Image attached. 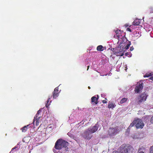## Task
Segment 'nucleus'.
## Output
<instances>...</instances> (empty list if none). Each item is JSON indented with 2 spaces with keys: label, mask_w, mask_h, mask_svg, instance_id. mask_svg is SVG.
Wrapping results in <instances>:
<instances>
[{
  "label": "nucleus",
  "mask_w": 153,
  "mask_h": 153,
  "mask_svg": "<svg viewBox=\"0 0 153 153\" xmlns=\"http://www.w3.org/2000/svg\"><path fill=\"white\" fill-rule=\"evenodd\" d=\"M148 96V95L145 93H143L140 95L138 98V104H140L142 102L145 101Z\"/></svg>",
  "instance_id": "423d86ee"
},
{
  "label": "nucleus",
  "mask_w": 153,
  "mask_h": 153,
  "mask_svg": "<svg viewBox=\"0 0 153 153\" xmlns=\"http://www.w3.org/2000/svg\"><path fill=\"white\" fill-rule=\"evenodd\" d=\"M30 124L27 125L26 126H25L22 127L21 130H22V131L23 132H25L27 130V129L29 128V126Z\"/></svg>",
  "instance_id": "dca6fc26"
},
{
  "label": "nucleus",
  "mask_w": 153,
  "mask_h": 153,
  "mask_svg": "<svg viewBox=\"0 0 153 153\" xmlns=\"http://www.w3.org/2000/svg\"><path fill=\"white\" fill-rule=\"evenodd\" d=\"M118 39V43H119V46L124 47L126 45L127 41L126 38L124 35Z\"/></svg>",
  "instance_id": "20e7f679"
},
{
  "label": "nucleus",
  "mask_w": 153,
  "mask_h": 153,
  "mask_svg": "<svg viewBox=\"0 0 153 153\" xmlns=\"http://www.w3.org/2000/svg\"><path fill=\"white\" fill-rule=\"evenodd\" d=\"M140 23V20L137 19H136L133 22V24L134 25H138Z\"/></svg>",
  "instance_id": "f3484780"
},
{
  "label": "nucleus",
  "mask_w": 153,
  "mask_h": 153,
  "mask_svg": "<svg viewBox=\"0 0 153 153\" xmlns=\"http://www.w3.org/2000/svg\"><path fill=\"white\" fill-rule=\"evenodd\" d=\"M52 97V96L51 95L48 98V100H47V103L46 105V106L47 107H48V106L50 104V103L49 102L50 101V100L51 99V98Z\"/></svg>",
  "instance_id": "412c9836"
},
{
  "label": "nucleus",
  "mask_w": 153,
  "mask_h": 153,
  "mask_svg": "<svg viewBox=\"0 0 153 153\" xmlns=\"http://www.w3.org/2000/svg\"><path fill=\"white\" fill-rule=\"evenodd\" d=\"M90 133L88 131V130L85 131L83 134V137L85 139H90L91 138V137L89 136Z\"/></svg>",
  "instance_id": "ddd939ff"
},
{
  "label": "nucleus",
  "mask_w": 153,
  "mask_h": 153,
  "mask_svg": "<svg viewBox=\"0 0 153 153\" xmlns=\"http://www.w3.org/2000/svg\"><path fill=\"white\" fill-rule=\"evenodd\" d=\"M125 52L124 47L123 48L119 45L117 48V51L115 52V54L117 56H123L124 55V53Z\"/></svg>",
  "instance_id": "39448f33"
},
{
  "label": "nucleus",
  "mask_w": 153,
  "mask_h": 153,
  "mask_svg": "<svg viewBox=\"0 0 153 153\" xmlns=\"http://www.w3.org/2000/svg\"><path fill=\"white\" fill-rule=\"evenodd\" d=\"M117 151H114L112 153H117Z\"/></svg>",
  "instance_id": "72a5a7b5"
},
{
  "label": "nucleus",
  "mask_w": 153,
  "mask_h": 153,
  "mask_svg": "<svg viewBox=\"0 0 153 153\" xmlns=\"http://www.w3.org/2000/svg\"><path fill=\"white\" fill-rule=\"evenodd\" d=\"M97 97H96V95L94 96L91 97V102H94V104L96 105L98 103V100L99 98V96L98 95H97Z\"/></svg>",
  "instance_id": "f8f14e48"
},
{
  "label": "nucleus",
  "mask_w": 153,
  "mask_h": 153,
  "mask_svg": "<svg viewBox=\"0 0 153 153\" xmlns=\"http://www.w3.org/2000/svg\"><path fill=\"white\" fill-rule=\"evenodd\" d=\"M41 111L40 110H39L38 111L37 114V115H39V114L41 113Z\"/></svg>",
  "instance_id": "c756f323"
},
{
  "label": "nucleus",
  "mask_w": 153,
  "mask_h": 153,
  "mask_svg": "<svg viewBox=\"0 0 153 153\" xmlns=\"http://www.w3.org/2000/svg\"><path fill=\"white\" fill-rule=\"evenodd\" d=\"M152 74L150 73H146L145 75H144V77H149L152 76Z\"/></svg>",
  "instance_id": "5701e85b"
},
{
  "label": "nucleus",
  "mask_w": 153,
  "mask_h": 153,
  "mask_svg": "<svg viewBox=\"0 0 153 153\" xmlns=\"http://www.w3.org/2000/svg\"><path fill=\"white\" fill-rule=\"evenodd\" d=\"M115 106L116 105L115 104H114L112 102H109L108 104V107L109 108H114Z\"/></svg>",
  "instance_id": "4468645a"
},
{
  "label": "nucleus",
  "mask_w": 153,
  "mask_h": 153,
  "mask_svg": "<svg viewBox=\"0 0 153 153\" xmlns=\"http://www.w3.org/2000/svg\"><path fill=\"white\" fill-rule=\"evenodd\" d=\"M105 99L106 100H107V99L106 98H105Z\"/></svg>",
  "instance_id": "58836bf2"
},
{
  "label": "nucleus",
  "mask_w": 153,
  "mask_h": 153,
  "mask_svg": "<svg viewBox=\"0 0 153 153\" xmlns=\"http://www.w3.org/2000/svg\"><path fill=\"white\" fill-rule=\"evenodd\" d=\"M128 100V98H122L120 101V104H123V103L126 102Z\"/></svg>",
  "instance_id": "6ab92c4d"
},
{
  "label": "nucleus",
  "mask_w": 153,
  "mask_h": 153,
  "mask_svg": "<svg viewBox=\"0 0 153 153\" xmlns=\"http://www.w3.org/2000/svg\"><path fill=\"white\" fill-rule=\"evenodd\" d=\"M115 33L116 34V35L114 36V37L115 38H117L118 39L121 37L122 36L121 34V31L119 30H117L115 31Z\"/></svg>",
  "instance_id": "9b49d317"
},
{
  "label": "nucleus",
  "mask_w": 153,
  "mask_h": 153,
  "mask_svg": "<svg viewBox=\"0 0 153 153\" xmlns=\"http://www.w3.org/2000/svg\"><path fill=\"white\" fill-rule=\"evenodd\" d=\"M143 84L142 83L139 84H137L135 88V91L137 93H139L140 91L143 89Z\"/></svg>",
  "instance_id": "6e6552de"
},
{
  "label": "nucleus",
  "mask_w": 153,
  "mask_h": 153,
  "mask_svg": "<svg viewBox=\"0 0 153 153\" xmlns=\"http://www.w3.org/2000/svg\"><path fill=\"white\" fill-rule=\"evenodd\" d=\"M126 30L127 31H129L130 32H131V29L130 28H129V27H128L127 29H126Z\"/></svg>",
  "instance_id": "bb28decb"
},
{
  "label": "nucleus",
  "mask_w": 153,
  "mask_h": 153,
  "mask_svg": "<svg viewBox=\"0 0 153 153\" xmlns=\"http://www.w3.org/2000/svg\"><path fill=\"white\" fill-rule=\"evenodd\" d=\"M59 88L58 87L56 88L53 92V99L56 98L59 95Z\"/></svg>",
  "instance_id": "9d476101"
},
{
  "label": "nucleus",
  "mask_w": 153,
  "mask_h": 153,
  "mask_svg": "<svg viewBox=\"0 0 153 153\" xmlns=\"http://www.w3.org/2000/svg\"><path fill=\"white\" fill-rule=\"evenodd\" d=\"M131 128L130 127H129V126L128 128L127 129V132H128V133L129 132L130 129Z\"/></svg>",
  "instance_id": "c85d7f7f"
},
{
  "label": "nucleus",
  "mask_w": 153,
  "mask_h": 153,
  "mask_svg": "<svg viewBox=\"0 0 153 153\" xmlns=\"http://www.w3.org/2000/svg\"><path fill=\"white\" fill-rule=\"evenodd\" d=\"M136 120H135V119L133 122L130 124V125L129 126V127H130L131 128L132 127L134 126L135 125H136Z\"/></svg>",
  "instance_id": "4be33fe9"
},
{
  "label": "nucleus",
  "mask_w": 153,
  "mask_h": 153,
  "mask_svg": "<svg viewBox=\"0 0 153 153\" xmlns=\"http://www.w3.org/2000/svg\"><path fill=\"white\" fill-rule=\"evenodd\" d=\"M89 67H90V66H88V68H87V71L88 70V69H89Z\"/></svg>",
  "instance_id": "f704fd0d"
},
{
  "label": "nucleus",
  "mask_w": 153,
  "mask_h": 153,
  "mask_svg": "<svg viewBox=\"0 0 153 153\" xmlns=\"http://www.w3.org/2000/svg\"><path fill=\"white\" fill-rule=\"evenodd\" d=\"M150 122L153 124V116L151 117L150 120Z\"/></svg>",
  "instance_id": "cd10ccee"
},
{
  "label": "nucleus",
  "mask_w": 153,
  "mask_h": 153,
  "mask_svg": "<svg viewBox=\"0 0 153 153\" xmlns=\"http://www.w3.org/2000/svg\"><path fill=\"white\" fill-rule=\"evenodd\" d=\"M102 102L103 103H106L107 102V101L105 100H102Z\"/></svg>",
  "instance_id": "473e14b6"
},
{
  "label": "nucleus",
  "mask_w": 153,
  "mask_h": 153,
  "mask_svg": "<svg viewBox=\"0 0 153 153\" xmlns=\"http://www.w3.org/2000/svg\"><path fill=\"white\" fill-rule=\"evenodd\" d=\"M122 152L125 153H132L133 149L132 146L129 144H123L120 147Z\"/></svg>",
  "instance_id": "f03ea898"
},
{
  "label": "nucleus",
  "mask_w": 153,
  "mask_h": 153,
  "mask_svg": "<svg viewBox=\"0 0 153 153\" xmlns=\"http://www.w3.org/2000/svg\"><path fill=\"white\" fill-rule=\"evenodd\" d=\"M145 148L143 146H141L139 149L138 152L139 153H145L143 151L145 150Z\"/></svg>",
  "instance_id": "2eb2a0df"
},
{
  "label": "nucleus",
  "mask_w": 153,
  "mask_h": 153,
  "mask_svg": "<svg viewBox=\"0 0 153 153\" xmlns=\"http://www.w3.org/2000/svg\"><path fill=\"white\" fill-rule=\"evenodd\" d=\"M109 49L112 51L113 53L115 54V52L117 51V48H110Z\"/></svg>",
  "instance_id": "393cba45"
},
{
  "label": "nucleus",
  "mask_w": 153,
  "mask_h": 153,
  "mask_svg": "<svg viewBox=\"0 0 153 153\" xmlns=\"http://www.w3.org/2000/svg\"><path fill=\"white\" fill-rule=\"evenodd\" d=\"M120 131L118 127L117 126L114 128H110L108 131V134L111 136H113L117 134Z\"/></svg>",
  "instance_id": "7ed1b4c3"
},
{
  "label": "nucleus",
  "mask_w": 153,
  "mask_h": 153,
  "mask_svg": "<svg viewBox=\"0 0 153 153\" xmlns=\"http://www.w3.org/2000/svg\"><path fill=\"white\" fill-rule=\"evenodd\" d=\"M97 50L98 51H102L104 50V48L103 47L102 45H100L97 47Z\"/></svg>",
  "instance_id": "a211bd4d"
},
{
  "label": "nucleus",
  "mask_w": 153,
  "mask_h": 153,
  "mask_svg": "<svg viewBox=\"0 0 153 153\" xmlns=\"http://www.w3.org/2000/svg\"><path fill=\"white\" fill-rule=\"evenodd\" d=\"M69 145V143L67 142L62 139H58L56 142L54 148L56 149L60 150L63 148L65 151L68 150V146Z\"/></svg>",
  "instance_id": "f257e3e1"
},
{
  "label": "nucleus",
  "mask_w": 153,
  "mask_h": 153,
  "mask_svg": "<svg viewBox=\"0 0 153 153\" xmlns=\"http://www.w3.org/2000/svg\"><path fill=\"white\" fill-rule=\"evenodd\" d=\"M15 149V147L13 148V149H13H13Z\"/></svg>",
  "instance_id": "4c0bfd02"
},
{
  "label": "nucleus",
  "mask_w": 153,
  "mask_h": 153,
  "mask_svg": "<svg viewBox=\"0 0 153 153\" xmlns=\"http://www.w3.org/2000/svg\"><path fill=\"white\" fill-rule=\"evenodd\" d=\"M97 124H96L94 126L88 128V131L90 133H93L97 131L98 127L97 126Z\"/></svg>",
  "instance_id": "1a4fd4ad"
},
{
  "label": "nucleus",
  "mask_w": 153,
  "mask_h": 153,
  "mask_svg": "<svg viewBox=\"0 0 153 153\" xmlns=\"http://www.w3.org/2000/svg\"><path fill=\"white\" fill-rule=\"evenodd\" d=\"M150 153H153V145L149 149Z\"/></svg>",
  "instance_id": "a878e982"
},
{
  "label": "nucleus",
  "mask_w": 153,
  "mask_h": 153,
  "mask_svg": "<svg viewBox=\"0 0 153 153\" xmlns=\"http://www.w3.org/2000/svg\"><path fill=\"white\" fill-rule=\"evenodd\" d=\"M134 49V48L133 47H130V50L131 51H132Z\"/></svg>",
  "instance_id": "2f4dec72"
},
{
  "label": "nucleus",
  "mask_w": 153,
  "mask_h": 153,
  "mask_svg": "<svg viewBox=\"0 0 153 153\" xmlns=\"http://www.w3.org/2000/svg\"><path fill=\"white\" fill-rule=\"evenodd\" d=\"M88 88L89 89H90V86H88Z\"/></svg>",
  "instance_id": "e433bc0d"
},
{
  "label": "nucleus",
  "mask_w": 153,
  "mask_h": 153,
  "mask_svg": "<svg viewBox=\"0 0 153 153\" xmlns=\"http://www.w3.org/2000/svg\"><path fill=\"white\" fill-rule=\"evenodd\" d=\"M128 53H126V54H125V55L127 56L128 55Z\"/></svg>",
  "instance_id": "c9c22d12"
},
{
  "label": "nucleus",
  "mask_w": 153,
  "mask_h": 153,
  "mask_svg": "<svg viewBox=\"0 0 153 153\" xmlns=\"http://www.w3.org/2000/svg\"><path fill=\"white\" fill-rule=\"evenodd\" d=\"M39 115H37V114H36L35 117L34 119V121L35 119H36V118H38V117H39Z\"/></svg>",
  "instance_id": "7c9ffc66"
},
{
  "label": "nucleus",
  "mask_w": 153,
  "mask_h": 153,
  "mask_svg": "<svg viewBox=\"0 0 153 153\" xmlns=\"http://www.w3.org/2000/svg\"><path fill=\"white\" fill-rule=\"evenodd\" d=\"M136 120L135 126L137 129L142 128H143L144 125L142 120L140 119H137Z\"/></svg>",
  "instance_id": "0eeeda50"
},
{
  "label": "nucleus",
  "mask_w": 153,
  "mask_h": 153,
  "mask_svg": "<svg viewBox=\"0 0 153 153\" xmlns=\"http://www.w3.org/2000/svg\"><path fill=\"white\" fill-rule=\"evenodd\" d=\"M131 44L130 42L128 41V42H127V43H126V45L124 47L125 49H126L127 50V49H128Z\"/></svg>",
  "instance_id": "aec40b11"
},
{
  "label": "nucleus",
  "mask_w": 153,
  "mask_h": 153,
  "mask_svg": "<svg viewBox=\"0 0 153 153\" xmlns=\"http://www.w3.org/2000/svg\"><path fill=\"white\" fill-rule=\"evenodd\" d=\"M40 118V117H38V118H36V119L35 120L36 121V126H38L39 125V120Z\"/></svg>",
  "instance_id": "b1692460"
}]
</instances>
